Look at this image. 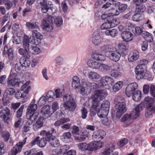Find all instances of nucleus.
<instances>
[{
  "instance_id": "nucleus-31",
  "label": "nucleus",
  "mask_w": 155,
  "mask_h": 155,
  "mask_svg": "<svg viewBox=\"0 0 155 155\" xmlns=\"http://www.w3.org/2000/svg\"><path fill=\"white\" fill-rule=\"evenodd\" d=\"M118 33L117 30L114 28L111 30H107L105 31V34L107 36H110L112 38L116 36Z\"/></svg>"
},
{
  "instance_id": "nucleus-10",
  "label": "nucleus",
  "mask_w": 155,
  "mask_h": 155,
  "mask_svg": "<svg viewBox=\"0 0 155 155\" xmlns=\"http://www.w3.org/2000/svg\"><path fill=\"white\" fill-rule=\"evenodd\" d=\"M38 29H35L32 31V36L29 38L30 40H31L32 44L38 45L40 42L42 38V36L38 32Z\"/></svg>"
},
{
  "instance_id": "nucleus-14",
  "label": "nucleus",
  "mask_w": 155,
  "mask_h": 155,
  "mask_svg": "<svg viewBox=\"0 0 155 155\" xmlns=\"http://www.w3.org/2000/svg\"><path fill=\"white\" fill-rule=\"evenodd\" d=\"M106 55L110 60L115 62L118 61L121 56L120 54L118 52L112 51L106 52Z\"/></svg>"
},
{
  "instance_id": "nucleus-32",
  "label": "nucleus",
  "mask_w": 155,
  "mask_h": 155,
  "mask_svg": "<svg viewBox=\"0 0 155 155\" xmlns=\"http://www.w3.org/2000/svg\"><path fill=\"white\" fill-rule=\"evenodd\" d=\"M94 59L97 60L104 61L105 60V57L104 55L97 53L95 52L91 56Z\"/></svg>"
},
{
  "instance_id": "nucleus-3",
  "label": "nucleus",
  "mask_w": 155,
  "mask_h": 155,
  "mask_svg": "<svg viewBox=\"0 0 155 155\" xmlns=\"http://www.w3.org/2000/svg\"><path fill=\"white\" fill-rule=\"evenodd\" d=\"M63 99L64 102L63 107L65 109L70 112H73L76 108L77 104L72 97L66 94L64 97Z\"/></svg>"
},
{
  "instance_id": "nucleus-46",
  "label": "nucleus",
  "mask_w": 155,
  "mask_h": 155,
  "mask_svg": "<svg viewBox=\"0 0 155 155\" xmlns=\"http://www.w3.org/2000/svg\"><path fill=\"white\" fill-rule=\"evenodd\" d=\"M128 142V140L125 138L120 140L117 143V145L120 147L126 145Z\"/></svg>"
},
{
  "instance_id": "nucleus-1",
  "label": "nucleus",
  "mask_w": 155,
  "mask_h": 155,
  "mask_svg": "<svg viewBox=\"0 0 155 155\" xmlns=\"http://www.w3.org/2000/svg\"><path fill=\"white\" fill-rule=\"evenodd\" d=\"M107 95V93L106 91L97 90L95 91L94 94L91 96L92 102L90 113V116H94L97 111L98 112L100 108V101L103 100Z\"/></svg>"
},
{
  "instance_id": "nucleus-11",
  "label": "nucleus",
  "mask_w": 155,
  "mask_h": 155,
  "mask_svg": "<svg viewBox=\"0 0 155 155\" xmlns=\"http://www.w3.org/2000/svg\"><path fill=\"white\" fill-rule=\"evenodd\" d=\"M147 71L146 65H138L136 68L135 72L137 77L140 78H145Z\"/></svg>"
},
{
  "instance_id": "nucleus-48",
  "label": "nucleus",
  "mask_w": 155,
  "mask_h": 155,
  "mask_svg": "<svg viewBox=\"0 0 155 155\" xmlns=\"http://www.w3.org/2000/svg\"><path fill=\"white\" fill-rule=\"evenodd\" d=\"M2 136L3 140L5 142H7L9 139V133L7 131H4L2 134Z\"/></svg>"
},
{
  "instance_id": "nucleus-28",
  "label": "nucleus",
  "mask_w": 155,
  "mask_h": 155,
  "mask_svg": "<svg viewBox=\"0 0 155 155\" xmlns=\"http://www.w3.org/2000/svg\"><path fill=\"white\" fill-rule=\"evenodd\" d=\"M20 63L22 67H28L30 65L31 62L26 57L23 56L20 58Z\"/></svg>"
},
{
  "instance_id": "nucleus-4",
  "label": "nucleus",
  "mask_w": 155,
  "mask_h": 155,
  "mask_svg": "<svg viewBox=\"0 0 155 155\" xmlns=\"http://www.w3.org/2000/svg\"><path fill=\"white\" fill-rule=\"evenodd\" d=\"M154 101L153 99L150 97H146L144 99V106L147 109L145 114L147 118L149 117L155 113V106L153 105Z\"/></svg>"
},
{
  "instance_id": "nucleus-54",
  "label": "nucleus",
  "mask_w": 155,
  "mask_h": 155,
  "mask_svg": "<svg viewBox=\"0 0 155 155\" xmlns=\"http://www.w3.org/2000/svg\"><path fill=\"white\" fill-rule=\"evenodd\" d=\"M18 52L20 54L22 55L27 56L30 53V51H28L25 49H24L22 48H20L18 49Z\"/></svg>"
},
{
  "instance_id": "nucleus-50",
  "label": "nucleus",
  "mask_w": 155,
  "mask_h": 155,
  "mask_svg": "<svg viewBox=\"0 0 155 155\" xmlns=\"http://www.w3.org/2000/svg\"><path fill=\"white\" fill-rule=\"evenodd\" d=\"M54 23L58 27H59L62 24V19L61 17H58L54 20Z\"/></svg>"
},
{
  "instance_id": "nucleus-56",
  "label": "nucleus",
  "mask_w": 155,
  "mask_h": 155,
  "mask_svg": "<svg viewBox=\"0 0 155 155\" xmlns=\"http://www.w3.org/2000/svg\"><path fill=\"white\" fill-rule=\"evenodd\" d=\"M112 65L111 66H109L107 65L101 64L100 68L104 70L109 71L112 69Z\"/></svg>"
},
{
  "instance_id": "nucleus-17",
  "label": "nucleus",
  "mask_w": 155,
  "mask_h": 155,
  "mask_svg": "<svg viewBox=\"0 0 155 155\" xmlns=\"http://www.w3.org/2000/svg\"><path fill=\"white\" fill-rule=\"evenodd\" d=\"M19 80L18 78L17 74L11 72L8 78V83L10 86H14L18 84Z\"/></svg>"
},
{
  "instance_id": "nucleus-29",
  "label": "nucleus",
  "mask_w": 155,
  "mask_h": 155,
  "mask_svg": "<svg viewBox=\"0 0 155 155\" xmlns=\"http://www.w3.org/2000/svg\"><path fill=\"white\" fill-rule=\"evenodd\" d=\"M80 79L77 76H74L72 78V86L74 89H78L80 86Z\"/></svg>"
},
{
  "instance_id": "nucleus-2",
  "label": "nucleus",
  "mask_w": 155,
  "mask_h": 155,
  "mask_svg": "<svg viewBox=\"0 0 155 155\" xmlns=\"http://www.w3.org/2000/svg\"><path fill=\"white\" fill-rule=\"evenodd\" d=\"M51 130L46 131L45 130H42L40 132V135L46 136L47 141L52 147H57L60 145L59 141L55 136L53 135V134L56 133V130L54 128H51Z\"/></svg>"
},
{
  "instance_id": "nucleus-27",
  "label": "nucleus",
  "mask_w": 155,
  "mask_h": 155,
  "mask_svg": "<svg viewBox=\"0 0 155 155\" xmlns=\"http://www.w3.org/2000/svg\"><path fill=\"white\" fill-rule=\"evenodd\" d=\"M89 67L93 68H100L101 63L97 61L93 60H89L87 63Z\"/></svg>"
},
{
  "instance_id": "nucleus-21",
  "label": "nucleus",
  "mask_w": 155,
  "mask_h": 155,
  "mask_svg": "<svg viewBox=\"0 0 155 155\" xmlns=\"http://www.w3.org/2000/svg\"><path fill=\"white\" fill-rule=\"evenodd\" d=\"M106 135V132L102 130H99L95 132L93 135V138L94 140H101Z\"/></svg>"
},
{
  "instance_id": "nucleus-40",
  "label": "nucleus",
  "mask_w": 155,
  "mask_h": 155,
  "mask_svg": "<svg viewBox=\"0 0 155 155\" xmlns=\"http://www.w3.org/2000/svg\"><path fill=\"white\" fill-rule=\"evenodd\" d=\"M7 57L10 60H13L15 58L16 59L17 56L13 54V51L12 49H10L6 53ZM17 60V59H16Z\"/></svg>"
},
{
  "instance_id": "nucleus-7",
  "label": "nucleus",
  "mask_w": 155,
  "mask_h": 155,
  "mask_svg": "<svg viewBox=\"0 0 155 155\" xmlns=\"http://www.w3.org/2000/svg\"><path fill=\"white\" fill-rule=\"evenodd\" d=\"M0 117L5 123L8 124L12 120L13 116L11 114L10 109L5 107L0 111Z\"/></svg>"
},
{
  "instance_id": "nucleus-18",
  "label": "nucleus",
  "mask_w": 155,
  "mask_h": 155,
  "mask_svg": "<svg viewBox=\"0 0 155 155\" xmlns=\"http://www.w3.org/2000/svg\"><path fill=\"white\" fill-rule=\"evenodd\" d=\"M39 113L38 112L36 113H27L26 117L28 120L27 123L29 125L33 123L34 121H36L38 117Z\"/></svg>"
},
{
  "instance_id": "nucleus-43",
  "label": "nucleus",
  "mask_w": 155,
  "mask_h": 155,
  "mask_svg": "<svg viewBox=\"0 0 155 155\" xmlns=\"http://www.w3.org/2000/svg\"><path fill=\"white\" fill-rule=\"evenodd\" d=\"M25 25L29 28L39 29V27L35 23H33L30 22H27L26 23Z\"/></svg>"
},
{
  "instance_id": "nucleus-15",
  "label": "nucleus",
  "mask_w": 155,
  "mask_h": 155,
  "mask_svg": "<svg viewBox=\"0 0 155 155\" xmlns=\"http://www.w3.org/2000/svg\"><path fill=\"white\" fill-rule=\"evenodd\" d=\"M79 87L80 93L82 95H87L90 93L91 88L86 82H82Z\"/></svg>"
},
{
  "instance_id": "nucleus-61",
  "label": "nucleus",
  "mask_w": 155,
  "mask_h": 155,
  "mask_svg": "<svg viewBox=\"0 0 155 155\" xmlns=\"http://www.w3.org/2000/svg\"><path fill=\"white\" fill-rule=\"evenodd\" d=\"M150 93L151 95L155 98V85L152 84L150 85Z\"/></svg>"
},
{
  "instance_id": "nucleus-33",
  "label": "nucleus",
  "mask_w": 155,
  "mask_h": 155,
  "mask_svg": "<svg viewBox=\"0 0 155 155\" xmlns=\"http://www.w3.org/2000/svg\"><path fill=\"white\" fill-rule=\"evenodd\" d=\"M40 6L41 7L42 12L43 13H46L49 9V7L47 5L46 1L45 0H41L40 2Z\"/></svg>"
},
{
  "instance_id": "nucleus-25",
  "label": "nucleus",
  "mask_w": 155,
  "mask_h": 155,
  "mask_svg": "<svg viewBox=\"0 0 155 155\" xmlns=\"http://www.w3.org/2000/svg\"><path fill=\"white\" fill-rule=\"evenodd\" d=\"M132 120L130 114H125L121 118V121L124 122V125L127 127L132 122Z\"/></svg>"
},
{
  "instance_id": "nucleus-30",
  "label": "nucleus",
  "mask_w": 155,
  "mask_h": 155,
  "mask_svg": "<svg viewBox=\"0 0 155 155\" xmlns=\"http://www.w3.org/2000/svg\"><path fill=\"white\" fill-rule=\"evenodd\" d=\"M109 110L104 109L100 108L97 112V115L100 118L106 117L108 114Z\"/></svg>"
},
{
  "instance_id": "nucleus-8",
  "label": "nucleus",
  "mask_w": 155,
  "mask_h": 155,
  "mask_svg": "<svg viewBox=\"0 0 155 155\" xmlns=\"http://www.w3.org/2000/svg\"><path fill=\"white\" fill-rule=\"evenodd\" d=\"M26 139L25 137L22 142H19L17 143L9 152L8 155H16L20 152L23 146L26 143Z\"/></svg>"
},
{
  "instance_id": "nucleus-22",
  "label": "nucleus",
  "mask_w": 155,
  "mask_h": 155,
  "mask_svg": "<svg viewBox=\"0 0 155 155\" xmlns=\"http://www.w3.org/2000/svg\"><path fill=\"white\" fill-rule=\"evenodd\" d=\"M50 110L51 107L49 105H46L43 107L41 112L44 118L46 119L50 116L51 114Z\"/></svg>"
},
{
  "instance_id": "nucleus-52",
  "label": "nucleus",
  "mask_w": 155,
  "mask_h": 155,
  "mask_svg": "<svg viewBox=\"0 0 155 155\" xmlns=\"http://www.w3.org/2000/svg\"><path fill=\"white\" fill-rule=\"evenodd\" d=\"M79 148L82 150H87V144L85 143H81L78 144Z\"/></svg>"
},
{
  "instance_id": "nucleus-39",
  "label": "nucleus",
  "mask_w": 155,
  "mask_h": 155,
  "mask_svg": "<svg viewBox=\"0 0 155 155\" xmlns=\"http://www.w3.org/2000/svg\"><path fill=\"white\" fill-rule=\"evenodd\" d=\"M37 108V106L36 104L31 103L28 108V113H36V110Z\"/></svg>"
},
{
  "instance_id": "nucleus-44",
  "label": "nucleus",
  "mask_w": 155,
  "mask_h": 155,
  "mask_svg": "<svg viewBox=\"0 0 155 155\" xmlns=\"http://www.w3.org/2000/svg\"><path fill=\"white\" fill-rule=\"evenodd\" d=\"M110 105V102L108 101H104L101 104V106H100V108L104 109L109 110Z\"/></svg>"
},
{
  "instance_id": "nucleus-55",
  "label": "nucleus",
  "mask_w": 155,
  "mask_h": 155,
  "mask_svg": "<svg viewBox=\"0 0 155 155\" xmlns=\"http://www.w3.org/2000/svg\"><path fill=\"white\" fill-rule=\"evenodd\" d=\"M4 4L6 9L8 10L10 9L13 5L12 2L10 0H5Z\"/></svg>"
},
{
  "instance_id": "nucleus-60",
  "label": "nucleus",
  "mask_w": 155,
  "mask_h": 155,
  "mask_svg": "<svg viewBox=\"0 0 155 155\" xmlns=\"http://www.w3.org/2000/svg\"><path fill=\"white\" fill-rule=\"evenodd\" d=\"M141 46L142 50L143 51H145L148 48V43L146 41L142 42L141 44Z\"/></svg>"
},
{
  "instance_id": "nucleus-16",
  "label": "nucleus",
  "mask_w": 155,
  "mask_h": 155,
  "mask_svg": "<svg viewBox=\"0 0 155 155\" xmlns=\"http://www.w3.org/2000/svg\"><path fill=\"white\" fill-rule=\"evenodd\" d=\"M112 67L110 73L111 76L115 78L121 76L122 74L120 71L119 65L117 64H114L112 65Z\"/></svg>"
},
{
  "instance_id": "nucleus-62",
  "label": "nucleus",
  "mask_w": 155,
  "mask_h": 155,
  "mask_svg": "<svg viewBox=\"0 0 155 155\" xmlns=\"http://www.w3.org/2000/svg\"><path fill=\"white\" fill-rule=\"evenodd\" d=\"M111 12L110 13L111 14V16H113L115 15H117L119 14L120 12L114 8H112L110 10Z\"/></svg>"
},
{
  "instance_id": "nucleus-63",
  "label": "nucleus",
  "mask_w": 155,
  "mask_h": 155,
  "mask_svg": "<svg viewBox=\"0 0 155 155\" xmlns=\"http://www.w3.org/2000/svg\"><path fill=\"white\" fill-rule=\"evenodd\" d=\"M72 132L73 134H78L79 132V128L76 126H73L72 127Z\"/></svg>"
},
{
  "instance_id": "nucleus-35",
  "label": "nucleus",
  "mask_w": 155,
  "mask_h": 155,
  "mask_svg": "<svg viewBox=\"0 0 155 155\" xmlns=\"http://www.w3.org/2000/svg\"><path fill=\"white\" fill-rule=\"evenodd\" d=\"M71 137V133L69 132H66L64 133L61 137L62 141L65 142H68L70 141V139Z\"/></svg>"
},
{
  "instance_id": "nucleus-37",
  "label": "nucleus",
  "mask_w": 155,
  "mask_h": 155,
  "mask_svg": "<svg viewBox=\"0 0 155 155\" xmlns=\"http://www.w3.org/2000/svg\"><path fill=\"white\" fill-rule=\"evenodd\" d=\"M123 85V83L122 81H119L115 83L114 85L113 89L114 91L116 92L121 88Z\"/></svg>"
},
{
  "instance_id": "nucleus-9",
  "label": "nucleus",
  "mask_w": 155,
  "mask_h": 155,
  "mask_svg": "<svg viewBox=\"0 0 155 155\" xmlns=\"http://www.w3.org/2000/svg\"><path fill=\"white\" fill-rule=\"evenodd\" d=\"M54 20V18L51 16H48L46 19H44L42 21L44 29L48 31H51L53 28V24Z\"/></svg>"
},
{
  "instance_id": "nucleus-34",
  "label": "nucleus",
  "mask_w": 155,
  "mask_h": 155,
  "mask_svg": "<svg viewBox=\"0 0 155 155\" xmlns=\"http://www.w3.org/2000/svg\"><path fill=\"white\" fill-rule=\"evenodd\" d=\"M30 40L28 37L26 35H24V39L23 41V47L25 49L29 51H30L29 48V41Z\"/></svg>"
},
{
  "instance_id": "nucleus-19",
  "label": "nucleus",
  "mask_w": 155,
  "mask_h": 155,
  "mask_svg": "<svg viewBox=\"0 0 155 155\" xmlns=\"http://www.w3.org/2000/svg\"><path fill=\"white\" fill-rule=\"evenodd\" d=\"M143 107L141 104H139L133 110L130 114L132 120L135 119L138 117L140 114V111L142 110Z\"/></svg>"
},
{
  "instance_id": "nucleus-20",
  "label": "nucleus",
  "mask_w": 155,
  "mask_h": 155,
  "mask_svg": "<svg viewBox=\"0 0 155 155\" xmlns=\"http://www.w3.org/2000/svg\"><path fill=\"white\" fill-rule=\"evenodd\" d=\"M92 41L94 44L98 45L102 43L103 39L99 35L98 32L96 31L94 32L93 34Z\"/></svg>"
},
{
  "instance_id": "nucleus-5",
  "label": "nucleus",
  "mask_w": 155,
  "mask_h": 155,
  "mask_svg": "<svg viewBox=\"0 0 155 155\" xmlns=\"http://www.w3.org/2000/svg\"><path fill=\"white\" fill-rule=\"evenodd\" d=\"M122 98L120 96H118L114 99L116 115L118 118L120 117L126 110V104L124 102H120Z\"/></svg>"
},
{
  "instance_id": "nucleus-24",
  "label": "nucleus",
  "mask_w": 155,
  "mask_h": 155,
  "mask_svg": "<svg viewBox=\"0 0 155 155\" xmlns=\"http://www.w3.org/2000/svg\"><path fill=\"white\" fill-rule=\"evenodd\" d=\"M133 34L128 31H123L121 34L122 39L126 42H128L131 41L133 38Z\"/></svg>"
},
{
  "instance_id": "nucleus-41",
  "label": "nucleus",
  "mask_w": 155,
  "mask_h": 155,
  "mask_svg": "<svg viewBox=\"0 0 155 155\" xmlns=\"http://www.w3.org/2000/svg\"><path fill=\"white\" fill-rule=\"evenodd\" d=\"M143 34L145 35V39L147 41L151 42L153 41V36L151 34L146 31L144 32Z\"/></svg>"
},
{
  "instance_id": "nucleus-12",
  "label": "nucleus",
  "mask_w": 155,
  "mask_h": 155,
  "mask_svg": "<svg viewBox=\"0 0 155 155\" xmlns=\"http://www.w3.org/2000/svg\"><path fill=\"white\" fill-rule=\"evenodd\" d=\"M100 81L103 86L108 89L113 85L114 83V79L111 77L107 76L102 78Z\"/></svg>"
},
{
  "instance_id": "nucleus-38",
  "label": "nucleus",
  "mask_w": 155,
  "mask_h": 155,
  "mask_svg": "<svg viewBox=\"0 0 155 155\" xmlns=\"http://www.w3.org/2000/svg\"><path fill=\"white\" fill-rule=\"evenodd\" d=\"M114 25H112V22L107 21L104 23L101 26L102 29H107L111 27H114Z\"/></svg>"
},
{
  "instance_id": "nucleus-47",
  "label": "nucleus",
  "mask_w": 155,
  "mask_h": 155,
  "mask_svg": "<svg viewBox=\"0 0 155 155\" xmlns=\"http://www.w3.org/2000/svg\"><path fill=\"white\" fill-rule=\"evenodd\" d=\"M47 141L46 137L41 138L40 140H39V142L38 143V145L40 147H45L47 143Z\"/></svg>"
},
{
  "instance_id": "nucleus-6",
  "label": "nucleus",
  "mask_w": 155,
  "mask_h": 155,
  "mask_svg": "<svg viewBox=\"0 0 155 155\" xmlns=\"http://www.w3.org/2000/svg\"><path fill=\"white\" fill-rule=\"evenodd\" d=\"M30 81H28L24 83L21 87V90L17 91L15 94V97L18 99L24 97L26 94L28 93L31 90V87L29 85Z\"/></svg>"
},
{
  "instance_id": "nucleus-42",
  "label": "nucleus",
  "mask_w": 155,
  "mask_h": 155,
  "mask_svg": "<svg viewBox=\"0 0 155 155\" xmlns=\"http://www.w3.org/2000/svg\"><path fill=\"white\" fill-rule=\"evenodd\" d=\"M100 77V75L96 72L91 71L89 74V78L92 80L99 79Z\"/></svg>"
},
{
  "instance_id": "nucleus-57",
  "label": "nucleus",
  "mask_w": 155,
  "mask_h": 155,
  "mask_svg": "<svg viewBox=\"0 0 155 155\" xmlns=\"http://www.w3.org/2000/svg\"><path fill=\"white\" fill-rule=\"evenodd\" d=\"M81 117L83 119H85L87 117V110L86 109L85 107H83L81 110Z\"/></svg>"
},
{
  "instance_id": "nucleus-51",
  "label": "nucleus",
  "mask_w": 155,
  "mask_h": 155,
  "mask_svg": "<svg viewBox=\"0 0 155 155\" xmlns=\"http://www.w3.org/2000/svg\"><path fill=\"white\" fill-rule=\"evenodd\" d=\"M30 49L31 51H30V53L31 52L32 54H38L40 52V49L36 46H31Z\"/></svg>"
},
{
  "instance_id": "nucleus-45",
  "label": "nucleus",
  "mask_w": 155,
  "mask_h": 155,
  "mask_svg": "<svg viewBox=\"0 0 155 155\" xmlns=\"http://www.w3.org/2000/svg\"><path fill=\"white\" fill-rule=\"evenodd\" d=\"M146 9L145 5L142 4L136 6V12H143Z\"/></svg>"
},
{
  "instance_id": "nucleus-13",
  "label": "nucleus",
  "mask_w": 155,
  "mask_h": 155,
  "mask_svg": "<svg viewBox=\"0 0 155 155\" xmlns=\"http://www.w3.org/2000/svg\"><path fill=\"white\" fill-rule=\"evenodd\" d=\"M138 87L137 84L136 82L128 84L126 89V94L128 97H130L136 91Z\"/></svg>"
},
{
  "instance_id": "nucleus-36",
  "label": "nucleus",
  "mask_w": 155,
  "mask_h": 155,
  "mask_svg": "<svg viewBox=\"0 0 155 155\" xmlns=\"http://www.w3.org/2000/svg\"><path fill=\"white\" fill-rule=\"evenodd\" d=\"M132 98L135 101H139L141 98V94L140 91L137 90L132 94Z\"/></svg>"
},
{
  "instance_id": "nucleus-53",
  "label": "nucleus",
  "mask_w": 155,
  "mask_h": 155,
  "mask_svg": "<svg viewBox=\"0 0 155 155\" xmlns=\"http://www.w3.org/2000/svg\"><path fill=\"white\" fill-rule=\"evenodd\" d=\"M142 16L140 14H136L134 15L132 18V20L136 21H139L142 19Z\"/></svg>"
},
{
  "instance_id": "nucleus-64",
  "label": "nucleus",
  "mask_w": 155,
  "mask_h": 155,
  "mask_svg": "<svg viewBox=\"0 0 155 155\" xmlns=\"http://www.w3.org/2000/svg\"><path fill=\"white\" fill-rule=\"evenodd\" d=\"M118 48L120 50L122 51L126 50L127 49V46L123 42L120 43L118 45Z\"/></svg>"
},
{
  "instance_id": "nucleus-49",
  "label": "nucleus",
  "mask_w": 155,
  "mask_h": 155,
  "mask_svg": "<svg viewBox=\"0 0 155 155\" xmlns=\"http://www.w3.org/2000/svg\"><path fill=\"white\" fill-rule=\"evenodd\" d=\"M93 142L95 148V150L102 147L104 145V143L100 141H94Z\"/></svg>"
},
{
  "instance_id": "nucleus-58",
  "label": "nucleus",
  "mask_w": 155,
  "mask_h": 155,
  "mask_svg": "<svg viewBox=\"0 0 155 155\" xmlns=\"http://www.w3.org/2000/svg\"><path fill=\"white\" fill-rule=\"evenodd\" d=\"M101 51H105L107 50H110L111 49V46L108 44H107L104 45L101 47Z\"/></svg>"
},
{
  "instance_id": "nucleus-26",
  "label": "nucleus",
  "mask_w": 155,
  "mask_h": 155,
  "mask_svg": "<svg viewBox=\"0 0 155 155\" xmlns=\"http://www.w3.org/2000/svg\"><path fill=\"white\" fill-rule=\"evenodd\" d=\"M44 119L41 117H39L35 123L33 125V128L34 130H37L43 127Z\"/></svg>"
},
{
  "instance_id": "nucleus-23",
  "label": "nucleus",
  "mask_w": 155,
  "mask_h": 155,
  "mask_svg": "<svg viewBox=\"0 0 155 155\" xmlns=\"http://www.w3.org/2000/svg\"><path fill=\"white\" fill-rule=\"evenodd\" d=\"M139 57V53L136 50L131 52L128 56V60L130 62H133L137 60Z\"/></svg>"
},
{
  "instance_id": "nucleus-59",
  "label": "nucleus",
  "mask_w": 155,
  "mask_h": 155,
  "mask_svg": "<svg viewBox=\"0 0 155 155\" xmlns=\"http://www.w3.org/2000/svg\"><path fill=\"white\" fill-rule=\"evenodd\" d=\"M87 146L88 147L87 150L91 151H94L95 150V148L93 141L92 142L90 143H89L87 144Z\"/></svg>"
}]
</instances>
